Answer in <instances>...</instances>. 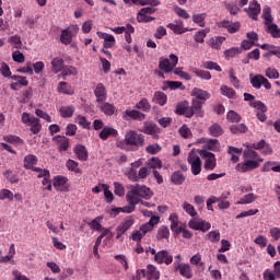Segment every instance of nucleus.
<instances>
[{"instance_id":"obj_1","label":"nucleus","mask_w":280,"mask_h":280,"mask_svg":"<svg viewBox=\"0 0 280 280\" xmlns=\"http://www.w3.org/2000/svg\"><path fill=\"white\" fill-rule=\"evenodd\" d=\"M141 198L150 200V198H152V190H150L149 187L141 186L139 184L131 186L130 190L126 195L128 206L118 208V211L121 213H132V211L137 209V205L141 202Z\"/></svg>"},{"instance_id":"obj_2","label":"nucleus","mask_w":280,"mask_h":280,"mask_svg":"<svg viewBox=\"0 0 280 280\" xmlns=\"http://www.w3.org/2000/svg\"><path fill=\"white\" fill-rule=\"evenodd\" d=\"M167 58H160L159 61V69L160 71H163V73H172L174 71L175 75H178L183 80H191V75L185 71H182L180 68H176V65H178V56L171 54Z\"/></svg>"},{"instance_id":"obj_3","label":"nucleus","mask_w":280,"mask_h":280,"mask_svg":"<svg viewBox=\"0 0 280 280\" xmlns=\"http://www.w3.org/2000/svg\"><path fill=\"white\" fill-rule=\"evenodd\" d=\"M244 163L237 164L236 170L238 172H253V170H257L260 163H264V159L259 156L255 150L247 149L243 153Z\"/></svg>"},{"instance_id":"obj_4","label":"nucleus","mask_w":280,"mask_h":280,"mask_svg":"<svg viewBox=\"0 0 280 280\" xmlns=\"http://www.w3.org/2000/svg\"><path fill=\"white\" fill-rule=\"evenodd\" d=\"M125 143L131 152H137L139 148L145 145V136L135 130H130L125 135Z\"/></svg>"},{"instance_id":"obj_5","label":"nucleus","mask_w":280,"mask_h":280,"mask_svg":"<svg viewBox=\"0 0 280 280\" xmlns=\"http://www.w3.org/2000/svg\"><path fill=\"white\" fill-rule=\"evenodd\" d=\"M22 124L30 127V130L33 135H38L40 130H43V125L40 124V119L36 118L34 115L30 113L22 114Z\"/></svg>"},{"instance_id":"obj_6","label":"nucleus","mask_w":280,"mask_h":280,"mask_svg":"<svg viewBox=\"0 0 280 280\" xmlns=\"http://www.w3.org/2000/svg\"><path fill=\"white\" fill-rule=\"evenodd\" d=\"M187 162L190 164L191 174L198 176L202 172V160L196 150H191L188 154Z\"/></svg>"},{"instance_id":"obj_7","label":"nucleus","mask_w":280,"mask_h":280,"mask_svg":"<svg viewBox=\"0 0 280 280\" xmlns=\"http://www.w3.org/2000/svg\"><path fill=\"white\" fill-rule=\"evenodd\" d=\"M199 154L201 159H205L203 168L207 170L208 172H213L218 165L215 154L207 150H200Z\"/></svg>"},{"instance_id":"obj_8","label":"nucleus","mask_w":280,"mask_h":280,"mask_svg":"<svg viewBox=\"0 0 280 280\" xmlns=\"http://www.w3.org/2000/svg\"><path fill=\"white\" fill-rule=\"evenodd\" d=\"M249 82L254 89H261V86H264L267 91L272 89V83H270V81H268L262 74H250Z\"/></svg>"},{"instance_id":"obj_9","label":"nucleus","mask_w":280,"mask_h":280,"mask_svg":"<svg viewBox=\"0 0 280 280\" xmlns=\"http://www.w3.org/2000/svg\"><path fill=\"white\" fill-rule=\"evenodd\" d=\"M137 275L147 277L148 279L159 280L161 279V272L154 265H149L145 269H141L137 271Z\"/></svg>"},{"instance_id":"obj_10","label":"nucleus","mask_w":280,"mask_h":280,"mask_svg":"<svg viewBox=\"0 0 280 280\" xmlns=\"http://www.w3.org/2000/svg\"><path fill=\"white\" fill-rule=\"evenodd\" d=\"M73 33L78 34V26H70L61 31L60 43H62V45H71L73 42Z\"/></svg>"},{"instance_id":"obj_11","label":"nucleus","mask_w":280,"mask_h":280,"mask_svg":"<svg viewBox=\"0 0 280 280\" xmlns=\"http://www.w3.org/2000/svg\"><path fill=\"white\" fill-rule=\"evenodd\" d=\"M244 12H246L247 16L252 19L253 21H257L260 12H261V5L256 0L252 1L249 3L248 8L244 9Z\"/></svg>"},{"instance_id":"obj_12","label":"nucleus","mask_w":280,"mask_h":280,"mask_svg":"<svg viewBox=\"0 0 280 280\" xmlns=\"http://www.w3.org/2000/svg\"><path fill=\"white\" fill-rule=\"evenodd\" d=\"M52 143L57 145L59 152H67L71 147V140L65 136H55Z\"/></svg>"},{"instance_id":"obj_13","label":"nucleus","mask_w":280,"mask_h":280,"mask_svg":"<svg viewBox=\"0 0 280 280\" xmlns=\"http://www.w3.org/2000/svg\"><path fill=\"white\" fill-rule=\"evenodd\" d=\"M15 255L16 247H14V244L10 245L8 255L5 256H3V252L0 249V264H11L12 266H16V260H13Z\"/></svg>"},{"instance_id":"obj_14","label":"nucleus","mask_w":280,"mask_h":280,"mask_svg":"<svg viewBox=\"0 0 280 280\" xmlns=\"http://www.w3.org/2000/svg\"><path fill=\"white\" fill-rule=\"evenodd\" d=\"M174 269L176 272H179L182 277H185V279H191L194 277V271L189 264L174 262Z\"/></svg>"},{"instance_id":"obj_15","label":"nucleus","mask_w":280,"mask_h":280,"mask_svg":"<svg viewBox=\"0 0 280 280\" xmlns=\"http://www.w3.org/2000/svg\"><path fill=\"white\" fill-rule=\"evenodd\" d=\"M132 224H135V219L132 218L125 219L124 222H121L116 228V231H117L116 240H119L121 235H124V233H126L127 231H130V229L132 228Z\"/></svg>"},{"instance_id":"obj_16","label":"nucleus","mask_w":280,"mask_h":280,"mask_svg":"<svg viewBox=\"0 0 280 280\" xmlns=\"http://www.w3.org/2000/svg\"><path fill=\"white\" fill-rule=\"evenodd\" d=\"M174 261V257L171 255L170 252L163 249L158 252L155 254V262L156 264H165L166 266H170Z\"/></svg>"},{"instance_id":"obj_17","label":"nucleus","mask_w":280,"mask_h":280,"mask_svg":"<svg viewBox=\"0 0 280 280\" xmlns=\"http://www.w3.org/2000/svg\"><path fill=\"white\" fill-rule=\"evenodd\" d=\"M205 104V102L199 101V100H192L191 102V106H188V109L190 110V113H192V117L194 115H196V117H205V110H202V105Z\"/></svg>"},{"instance_id":"obj_18","label":"nucleus","mask_w":280,"mask_h":280,"mask_svg":"<svg viewBox=\"0 0 280 280\" xmlns=\"http://www.w3.org/2000/svg\"><path fill=\"white\" fill-rule=\"evenodd\" d=\"M161 129L154 122H144L142 132L150 135L153 139H159V132Z\"/></svg>"},{"instance_id":"obj_19","label":"nucleus","mask_w":280,"mask_h":280,"mask_svg":"<svg viewBox=\"0 0 280 280\" xmlns=\"http://www.w3.org/2000/svg\"><path fill=\"white\" fill-rule=\"evenodd\" d=\"M191 95L196 97L195 100H198L199 102H203V104L207 102V100H211V93L200 88H195L191 92Z\"/></svg>"},{"instance_id":"obj_20","label":"nucleus","mask_w":280,"mask_h":280,"mask_svg":"<svg viewBox=\"0 0 280 280\" xmlns=\"http://www.w3.org/2000/svg\"><path fill=\"white\" fill-rule=\"evenodd\" d=\"M97 36H100V38H103L104 40V49H113V47H115V36L107 34V33H102V32H97Z\"/></svg>"},{"instance_id":"obj_21","label":"nucleus","mask_w":280,"mask_h":280,"mask_svg":"<svg viewBox=\"0 0 280 280\" xmlns=\"http://www.w3.org/2000/svg\"><path fill=\"white\" fill-rule=\"evenodd\" d=\"M94 95L96 97V102L100 104L102 102H106V97H108L106 93V86H104L102 83H97Z\"/></svg>"},{"instance_id":"obj_22","label":"nucleus","mask_w":280,"mask_h":280,"mask_svg":"<svg viewBox=\"0 0 280 280\" xmlns=\"http://www.w3.org/2000/svg\"><path fill=\"white\" fill-rule=\"evenodd\" d=\"M252 148H254V150H260L261 154H265V156L272 154V147L266 143V140H260L259 142L254 143Z\"/></svg>"},{"instance_id":"obj_23","label":"nucleus","mask_w":280,"mask_h":280,"mask_svg":"<svg viewBox=\"0 0 280 280\" xmlns=\"http://www.w3.org/2000/svg\"><path fill=\"white\" fill-rule=\"evenodd\" d=\"M67 183H69V178L62 175H57L52 179V186L56 191H65V185H67Z\"/></svg>"},{"instance_id":"obj_24","label":"nucleus","mask_w":280,"mask_h":280,"mask_svg":"<svg viewBox=\"0 0 280 280\" xmlns=\"http://www.w3.org/2000/svg\"><path fill=\"white\" fill-rule=\"evenodd\" d=\"M73 152L79 161H89V151L86 150V147L77 144Z\"/></svg>"},{"instance_id":"obj_25","label":"nucleus","mask_w":280,"mask_h":280,"mask_svg":"<svg viewBox=\"0 0 280 280\" xmlns=\"http://www.w3.org/2000/svg\"><path fill=\"white\" fill-rule=\"evenodd\" d=\"M175 114L183 115L188 119H191V117H194V113L189 109V106H187L185 102L176 105Z\"/></svg>"},{"instance_id":"obj_26","label":"nucleus","mask_w":280,"mask_h":280,"mask_svg":"<svg viewBox=\"0 0 280 280\" xmlns=\"http://www.w3.org/2000/svg\"><path fill=\"white\" fill-rule=\"evenodd\" d=\"M117 135H119L117 129L109 127V126H105L101 130L98 137H100V139H102V141H106L109 137H117Z\"/></svg>"},{"instance_id":"obj_27","label":"nucleus","mask_w":280,"mask_h":280,"mask_svg":"<svg viewBox=\"0 0 280 280\" xmlns=\"http://www.w3.org/2000/svg\"><path fill=\"white\" fill-rule=\"evenodd\" d=\"M261 172H276L280 174V162H266L261 167Z\"/></svg>"},{"instance_id":"obj_28","label":"nucleus","mask_w":280,"mask_h":280,"mask_svg":"<svg viewBox=\"0 0 280 280\" xmlns=\"http://www.w3.org/2000/svg\"><path fill=\"white\" fill-rule=\"evenodd\" d=\"M145 165L149 167V170L152 172L156 170H161L163 167V161L159 158H151L145 162Z\"/></svg>"},{"instance_id":"obj_29","label":"nucleus","mask_w":280,"mask_h":280,"mask_svg":"<svg viewBox=\"0 0 280 280\" xmlns=\"http://www.w3.org/2000/svg\"><path fill=\"white\" fill-rule=\"evenodd\" d=\"M125 115L129 117V119H135L138 121H143L145 119V114L137 110V109H127L125 110Z\"/></svg>"},{"instance_id":"obj_30","label":"nucleus","mask_w":280,"mask_h":280,"mask_svg":"<svg viewBox=\"0 0 280 280\" xmlns=\"http://www.w3.org/2000/svg\"><path fill=\"white\" fill-rule=\"evenodd\" d=\"M63 69L65 59L59 57L54 58L51 61V71H54V73H60V71H62Z\"/></svg>"},{"instance_id":"obj_31","label":"nucleus","mask_w":280,"mask_h":280,"mask_svg":"<svg viewBox=\"0 0 280 280\" xmlns=\"http://www.w3.org/2000/svg\"><path fill=\"white\" fill-rule=\"evenodd\" d=\"M221 26L224 30H228L229 34H235V33L240 32L241 24H240V22H234V23L230 24L229 21H223V22H221Z\"/></svg>"},{"instance_id":"obj_32","label":"nucleus","mask_w":280,"mask_h":280,"mask_svg":"<svg viewBox=\"0 0 280 280\" xmlns=\"http://www.w3.org/2000/svg\"><path fill=\"white\" fill-rule=\"evenodd\" d=\"M153 102L159 104V106H165L167 104V94L156 91L153 95Z\"/></svg>"},{"instance_id":"obj_33","label":"nucleus","mask_w":280,"mask_h":280,"mask_svg":"<svg viewBox=\"0 0 280 280\" xmlns=\"http://www.w3.org/2000/svg\"><path fill=\"white\" fill-rule=\"evenodd\" d=\"M220 91L221 95H224L229 100H235L237 97V92H235L234 89L230 88L229 85H221Z\"/></svg>"},{"instance_id":"obj_34","label":"nucleus","mask_w":280,"mask_h":280,"mask_svg":"<svg viewBox=\"0 0 280 280\" xmlns=\"http://www.w3.org/2000/svg\"><path fill=\"white\" fill-rule=\"evenodd\" d=\"M191 73H194L200 80H211V72L207 70H200L198 68H190Z\"/></svg>"},{"instance_id":"obj_35","label":"nucleus","mask_w":280,"mask_h":280,"mask_svg":"<svg viewBox=\"0 0 280 280\" xmlns=\"http://www.w3.org/2000/svg\"><path fill=\"white\" fill-rule=\"evenodd\" d=\"M101 110L106 115V117H113L117 113V107L110 103H104L101 105Z\"/></svg>"},{"instance_id":"obj_36","label":"nucleus","mask_w":280,"mask_h":280,"mask_svg":"<svg viewBox=\"0 0 280 280\" xmlns=\"http://www.w3.org/2000/svg\"><path fill=\"white\" fill-rule=\"evenodd\" d=\"M226 40L225 37L219 36V37H212L208 40L209 47L212 49H220L222 47V44Z\"/></svg>"},{"instance_id":"obj_37","label":"nucleus","mask_w":280,"mask_h":280,"mask_svg":"<svg viewBox=\"0 0 280 280\" xmlns=\"http://www.w3.org/2000/svg\"><path fill=\"white\" fill-rule=\"evenodd\" d=\"M4 178L11 184L16 185L19 183V175L14 173L12 170H7L3 172Z\"/></svg>"},{"instance_id":"obj_38","label":"nucleus","mask_w":280,"mask_h":280,"mask_svg":"<svg viewBox=\"0 0 280 280\" xmlns=\"http://www.w3.org/2000/svg\"><path fill=\"white\" fill-rule=\"evenodd\" d=\"M166 27L177 35L185 34V32H189L188 28L183 27V22H180L179 24L170 23L167 24Z\"/></svg>"},{"instance_id":"obj_39","label":"nucleus","mask_w":280,"mask_h":280,"mask_svg":"<svg viewBox=\"0 0 280 280\" xmlns=\"http://www.w3.org/2000/svg\"><path fill=\"white\" fill-rule=\"evenodd\" d=\"M38 163V158L33 154H28L24 158V168L32 170L34 165Z\"/></svg>"},{"instance_id":"obj_40","label":"nucleus","mask_w":280,"mask_h":280,"mask_svg":"<svg viewBox=\"0 0 280 280\" xmlns=\"http://www.w3.org/2000/svg\"><path fill=\"white\" fill-rule=\"evenodd\" d=\"M59 113H60L61 117H63V118L73 117V114L75 113V107H73V105L61 106L59 108Z\"/></svg>"},{"instance_id":"obj_41","label":"nucleus","mask_w":280,"mask_h":280,"mask_svg":"<svg viewBox=\"0 0 280 280\" xmlns=\"http://www.w3.org/2000/svg\"><path fill=\"white\" fill-rule=\"evenodd\" d=\"M209 133L211 137H222L224 135V129H222V126L220 124L214 122L212 126L209 127Z\"/></svg>"},{"instance_id":"obj_42","label":"nucleus","mask_w":280,"mask_h":280,"mask_svg":"<svg viewBox=\"0 0 280 280\" xmlns=\"http://www.w3.org/2000/svg\"><path fill=\"white\" fill-rule=\"evenodd\" d=\"M74 121L84 130H91V121L86 119V117L79 115L74 118Z\"/></svg>"},{"instance_id":"obj_43","label":"nucleus","mask_w":280,"mask_h":280,"mask_svg":"<svg viewBox=\"0 0 280 280\" xmlns=\"http://www.w3.org/2000/svg\"><path fill=\"white\" fill-rule=\"evenodd\" d=\"M230 130L232 135H244L248 131V127H246L244 124L232 125Z\"/></svg>"},{"instance_id":"obj_44","label":"nucleus","mask_w":280,"mask_h":280,"mask_svg":"<svg viewBox=\"0 0 280 280\" xmlns=\"http://www.w3.org/2000/svg\"><path fill=\"white\" fill-rule=\"evenodd\" d=\"M58 92L65 95H73V89L65 81L59 82Z\"/></svg>"},{"instance_id":"obj_45","label":"nucleus","mask_w":280,"mask_h":280,"mask_svg":"<svg viewBox=\"0 0 280 280\" xmlns=\"http://www.w3.org/2000/svg\"><path fill=\"white\" fill-rule=\"evenodd\" d=\"M136 108L138 110H143V113H150V108H152V105H150V102H148V98H141L136 104Z\"/></svg>"},{"instance_id":"obj_46","label":"nucleus","mask_w":280,"mask_h":280,"mask_svg":"<svg viewBox=\"0 0 280 280\" xmlns=\"http://www.w3.org/2000/svg\"><path fill=\"white\" fill-rule=\"evenodd\" d=\"M257 198H259L257 195L249 192L241 198V200L237 201L236 205H250L252 202H255Z\"/></svg>"},{"instance_id":"obj_47","label":"nucleus","mask_w":280,"mask_h":280,"mask_svg":"<svg viewBox=\"0 0 280 280\" xmlns=\"http://www.w3.org/2000/svg\"><path fill=\"white\" fill-rule=\"evenodd\" d=\"M8 43L14 47V49H22L23 48V40H21V36L13 35L8 38Z\"/></svg>"},{"instance_id":"obj_48","label":"nucleus","mask_w":280,"mask_h":280,"mask_svg":"<svg viewBox=\"0 0 280 280\" xmlns=\"http://www.w3.org/2000/svg\"><path fill=\"white\" fill-rule=\"evenodd\" d=\"M156 240H170V228L162 225L158 230Z\"/></svg>"},{"instance_id":"obj_49","label":"nucleus","mask_w":280,"mask_h":280,"mask_svg":"<svg viewBox=\"0 0 280 280\" xmlns=\"http://www.w3.org/2000/svg\"><path fill=\"white\" fill-rule=\"evenodd\" d=\"M206 148L211 152H220V141L218 139H209L206 143Z\"/></svg>"},{"instance_id":"obj_50","label":"nucleus","mask_w":280,"mask_h":280,"mask_svg":"<svg viewBox=\"0 0 280 280\" xmlns=\"http://www.w3.org/2000/svg\"><path fill=\"white\" fill-rule=\"evenodd\" d=\"M229 154H231V161L233 163H237L240 161V154H242V149L235 148V147H229Z\"/></svg>"},{"instance_id":"obj_51","label":"nucleus","mask_w":280,"mask_h":280,"mask_svg":"<svg viewBox=\"0 0 280 280\" xmlns=\"http://www.w3.org/2000/svg\"><path fill=\"white\" fill-rule=\"evenodd\" d=\"M171 180L174 185H183V183H185V175H183L180 171H176L173 173Z\"/></svg>"},{"instance_id":"obj_52","label":"nucleus","mask_w":280,"mask_h":280,"mask_svg":"<svg viewBox=\"0 0 280 280\" xmlns=\"http://www.w3.org/2000/svg\"><path fill=\"white\" fill-rule=\"evenodd\" d=\"M226 119L228 121H231V124H240V121H242V116L235 110H230L226 115Z\"/></svg>"},{"instance_id":"obj_53","label":"nucleus","mask_w":280,"mask_h":280,"mask_svg":"<svg viewBox=\"0 0 280 280\" xmlns=\"http://www.w3.org/2000/svg\"><path fill=\"white\" fill-rule=\"evenodd\" d=\"M205 19H207V13L194 14L192 23H196L199 27H205Z\"/></svg>"},{"instance_id":"obj_54","label":"nucleus","mask_w":280,"mask_h":280,"mask_svg":"<svg viewBox=\"0 0 280 280\" xmlns=\"http://www.w3.org/2000/svg\"><path fill=\"white\" fill-rule=\"evenodd\" d=\"M206 240L211 242V244H218L220 242V231H211L206 235Z\"/></svg>"},{"instance_id":"obj_55","label":"nucleus","mask_w":280,"mask_h":280,"mask_svg":"<svg viewBox=\"0 0 280 280\" xmlns=\"http://www.w3.org/2000/svg\"><path fill=\"white\" fill-rule=\"evenodd\" d=\"M102 189L104 191L106 202H108V205H110V202H113V200H115V196L113 195V191H110L108 189V185H106V184L102 185Z\"/></svg>"},{"instance_id":"obj_56","label":"nucleus","mask_w":280,"mask_h":280,"mask_svg":"<svg viewBox=\"0 0 280 280\" xmlns=\"http://www.w3.org/2000/svg\"><path fill=\"white\" fill-rule=\"evenodd\" d=\"M203 69H209L210 71H219L222 72V67L214 61H206L203 62Z\"/></svg>"},{"instance_id":"obj_57","label":"nucleus","mask_w":280,"mask_h":280,"mask_svg":"<svg viewBox=\"0 0 280 280\" xmlns=\"http://www.w3.org/2000/svg\"><path fill=\"white\" fill-rule=\"evenodd\" d=\"M264 56L265 58H268L270 56H276L277 58H280V47L269 45V50Z\"/></svg>"},{"instance_id":"obj_58","label":"nucleus","mask_w":280,"mask_h":280,"mask_svg":"<svg viewBox=\"0 0 280 280\" xmlns=\"http://www.w3.org/2000/svg\"><path fill=\"white\" fill-rule=\"evenodd\" d=\"M126 176L131 180V183H139V171L137 168H129Z\"/></svg>"},{"instance_id":"obj_59","label":"nucleus","mask_w":280,"mask_h":280,"mask_svg":"<svg viewBox=\"0 0 280 280\" xmlns=\"http://www.w3.org/2000/svg\"><path fill=\"white\" fill-rule=\"evenodd\" d=\"M78 162L73 160H68L66 162V167L69 170V172H74V174H80V167H78Z\"/></svg>"},{"instance_id":"obj_60","label":"nucleus","mask_w":280,"mask_h":280,"mask_svg":"<svg viewBox=\"0 0 280 280\" xmlns=\"http://www.w3.org/2000/svg\"><path fill=\"white\" fill-rule=\"evenodd\" d=\"M0 200H14V192H12L10 189H2L0 190Z\"/></svg>"},{"instance_id":"obj_61","label":"nucleus","mask_w":280,"mask_h":280,"mask_svg":"<svg viewBox=\"0 0 280 280\" xmlns=\"http://www.w3.org/2000/svg\"><path fill=\"white\" fill-rule=\"evenodd\" d=\"M230 82L234 86V89H240L241 81L235 75V69H230Z\"/></svg>"},{"instance_id":"obj_62","label":"nucleus","mask_w":280,"mask_h":280,"mask_svg":"<svg viewBox=\"0 0 280 280\" xmlns=\"http://www.w3.org/2000/svg\"><path fill=\"white\" fill-rule=\"evenodd\" d=\"M270 8L267 7L262 10V19L265 20V24L267 25H272V15L270 14Z\"/></svg>"},{"instance_id":"obj_63","label":"nucleus","mask_w":280,"mask_h":280,"mask_svg":"<svg viewBox=\"0 0 280 280\" xmlns=\"http://www.w3.org/2000/svg\"><path fill=\"white\" fill-rule=\"evenodd\" d=\"M267 27L272 38H280V28L277 24H269Z\"/></svg>"},{"instance_id":"obj_64","label":"nucleus","mask_w":280,"mask_h":280,"mask_svg":"<svg viewBox=\"0 0 280 280\" xmlns=\"http://www.w3.org/2000/svg\"><path fill=\"white\" fill-rule=\"evenodd\" d=\"M162 148L159 145V143H155V144H149L147 148H145V152L148 154H159V152H161Z\"/></svg>"}]
</instances>
